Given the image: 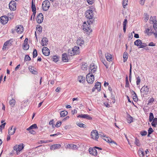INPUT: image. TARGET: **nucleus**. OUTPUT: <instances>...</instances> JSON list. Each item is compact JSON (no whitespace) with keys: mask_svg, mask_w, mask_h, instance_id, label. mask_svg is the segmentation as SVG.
Listing matches in <instances>:
<instances>
[{"mask_svg":"<svg viewBox=\"0 0 157 157\" xmlns=\"http://www.w3.org/2000/svg\"><path fill=\"white\" fill-rule=\"evenodd\" d=\"M50 2L46 0L44 1L42 4V8L44 11H46L48 10L50 7Z\"/></svg>","mask_w":157,"mask_h":157,"instance_id":"f257e3e1","label":"nucleus"},{"mask_svg":"<svg viewBox=\"0 0 157 157\" xmlns=\"http://www.w3.org/2000/svg\"><path fill=\"white\" fill-rule=\"evenodd\" d=\"M89 73L86 75V79L87 82L89 83L92 84L94 80V75Z\"/></svg>","mask_w":157,"mask_h":157,"instance_id":"f03ea898","label":"nucleus"},{"mask_svg":"<svg viewBox=\"0 0 157 157\" xmlns=\"http://www.w3.org/2000/svg\"><path fill=\"white\" fill-rule=\"evenodd\" d=\"M13 40H9L6 41L4 44L2 50L3 51H5L7 48H8L9 47L11 46L12 45Z\"/></svg>","mask_w":157,"mask_h":157,"instance_id":"7ed1b4c3","label":"nucleus"},{"mask_svg":"<svg viewBox=\"0 0 157 157\" xmlns=\"http://www.w3.org/2000/svg\"><path fill=\"white\" fill-rule=\"evenodd\" d=\"M90 23H92L91 21H90L88 24H86L85 22H84L83 25V29L84 31L86 32H89V31L90 32L92 31V30L90 28Z\"/></svg>","mask_w":157,"mask_h":157,"instance_id":"20e7f679","label":"nucleus"},{"mask_svg":"<svg viewBox=\"0 0 157 157\" xmlns=\"http://www.w3.org/2000/svg\"><path fill=\"white\" fill-rule=\"evenodd\" d=\"M149 90V88L148 86H144L142 87L140 91L141 94L144 96V95H147L148 94Z\"/></svg>","mask_w":157,"mask_h":157,"instance_id":"39448f33","label":"nucleus"},{"mask_svg":"<svg viewBox=\"0 0 157 157\" xmlns=\"http://www.w3.org/2000/svg\"><path fill=\"white\" fill-rule=\"evenodd\" d=\"M98 135L99 134L98 133V132L96 130H93L91 132V138L96 140H98Z\"/></svg>","mask_w":157,"mask_h":157,"instance_id":"423d86ee","label":"nucleus"},{"mask_svg":"<svg viewBox=\"0 0 157 157\" xmlns=\"http://www.w3.org/2000/svg\"><path fill=\"white\" fill-rule=\"evenodd\" d=\"M24 148L23 144H20L19 145H16L13 147L14 150L16 151L18 154V153L20 151Z\"/></svg>","mask_w":157,"mask_h":157,"instance_id":"0eeeda50","label":"nucleus"},{"mask_svg":"<svg viewBox=\"0 0 157 157\" xmlns=\"http://www.w3.org/2000/svg\"><path fill=\"white\" fill-rule=\"evenodd\" d=\"M86 17L89 19H92L93 17V12L92 10L86 11L85 13Z\"/></svg>","mask_w":157,"mask_h":157,"instance_id":"6e6552de","label":"nucleus"},{"mask_svg":"<svg viewBox=\"0 0 157 157\" xmlns=\"http://www.w3.org/2000/svg\"><path fill=\"white\" fill-rule=\"evenodd\" d=\"M16 4L14 1H11L9 4V7L10 10L14 11L16 10Z\"/></svg>","mask_w":157,"mask_h":157,"instance_id":"1a4fd4ad","label":"nucleus"},{"mask_svg":"<svg viewBox=\"0 0 157 157\" xmlns=\"http://www.w3.org/2000/svg\"><path fill=\"white\" fill-rule=\"evenodd\" d=\"M44 17L42 13H40L38 14L36 18V21L37 22L40 24L41 23L43 20Z\"/></svg>","mask_w":157,"mask_h":157,"instance_id":"9d476101","label":"nucleus"},{"mask_svg":"<svg viewBox=\"0 0 157 157\" xmlns=\"http://www.w3.org/2000/svg\"><path fill=\"white\" fill-rule=\"evenodd\" d=\"M97 67L95 66L94 63H92L90 65L89 69V73H94L96 71Z\"/></svg>","mask_w":157,"mask_h":157,"instance_id":"9b49d317","label":"nucleus"},{"mask_svg":"<svg viewBox=\"0 0 157 157\" xmlns=\"http://www.w3.org/2000/svg\"><path fill=\"white\" fill-rule=\"evenodd\" d=\"M0 21L3 24H6L8 21V18L6 16H2L0 18Z\"/></svg>","mask_w":157,"mask_h":157,"instance_id":"f8f14e48","label":"nucleus"},{"mask_svg":"<svg viewBox=\"0 0 157 157\" xmlns=\"http://www.w3.org/2000/svg\"><path fill=\"white\" fill-rule=\"evenodd\" d=\"M16 30L18 34H21L23 32L24 28L21 25H19L16 27Z\"/></svg>","mask_w":157,"mask_h":157,"instance_id":"ddd939ff","label":"nucleus"},{"mask_svg":"<svg viewBox=\"0 0 157 157\" xmlns=\"http://www.w3.org/2000/svg\"><path fill=\"white\" fill-rule=\"evenodd\" d=\"M42 52L44 55L47 56H49L50 53L49 49L46 47H43Z\"/></svg>","mask_w":157,"mask_h":157,"instance_id":"4468645a","label":"nucleus"},{"mask_svg":"<svg viewBox=\"0 0 157 157\" xmlns=\"http://www.w3.org/2000/svg\"><path fill=\"white\" fill-rule=\"evenodd\" d=\"M89 152L92 155L96 156L97 155V151L95 147L90 148L89 149Z\"/></svg>","mask_w":157,"mask_h":157,"instance_id":"2eb2a0df","label":"nucleus"},{"mask_svg":"<svg viewBox=\"0 0 157 157\" xmlns=\"http://www.w3.org/2000/svg\"><path fill=\"white\" fill-rule=\"evenodd\" d=\"M78 117H81L83 118L89 120H91L92 119V118L90 116L87 114H81L78 115Z\"/></svg>","mask_w":157,"mask_h":157,"instance_id":"dca6fc26","label":"nucleus"},{"mask_svg":"<svg viewBox=\"0 0 157 157\" xmlns=\"http://www.w3.org/2000/svg\"><path fill=\"white\" fill-rule=\"evenodd\" d=\"M48 42V39L45 37H44L41 40V44L42 46H47Z\"/></svg>","mask_w":157,"mask_h":157,"instance_id":"f3484780","label":"nucleus"},{"mask_svg":"<svg viewBox=\"0 0 157 157\" xmlns=\"http://www.w3.org/2000/svg\"><path fill=\"white\" fill-rule=\"evenodd\" d=\"M67 55V54L66 53L62 54V60L63 62H67L68 61V59Z\"/></svg>","mask_w":157,"mask_h":157,"instance_id":"a211bd4d","label":"nucleus"},{"mask_svg":"<svg viewBox=\"0 0 157 157\" xmlns=\"http://www.w3.org/2000/svg\"><path fill=\"white\" fill-rule=\"evenodd\" d=\"M104 140L108 143H110L112 144H113L117 145V144L116 142L112 140L110 138L106 137H105V138L104 139Z\"/></svg>","mask_w":157,"mask_h":157,"instance_id":"6ab92c4d","label":"nucleus"},{"mask_svg":"<svg viewBox=\"0 0 157 157\" xmlns=\"http://www.w3.org/2000/svg\"><path fill=\"white\" fill-rule=\"evenodd\" d=\"M77 44L79 46L82 45L84 43V41L82 37H79L76 41Z\"/></svg>","mask_w":157,"mask_h":157,"instance_id":"aec40b11","label":"nucleus"},{"mask_svg":"<svg viewBox=\"0 0 157 157\" xmlns=\"http://www.w3.org/2000/svg\"><path fill=\"white\" fill-rule=\"evenodd\" d=\"M13 126L11 128H10L8 134L10 135H13L15 132L16 130V128H14L13 129H12Z\"/></svg>","mask_w":157,"mask_h":157,"instance_id":"412c9836","label":"nucleus"},{"mask_svg":"<svg viewBox=\"0 0 157 157\" xmlns=\"http://www.w3.org/2000/svg\"><path fill=\"white\" fill-rule=\"evenodd\" d=\"M105 57L106 59L109 61H112V55L110 54L107 53L105 54Z\"/></svg>","mask_w":157,"mask_h":157,"instance_id":"4be33fe9","label":"nucleus"},{"mask_svg":"<svg viewBox=\"0 0 157 157\" xmlns=\"http://www.w3.org/2000/svg\"><path fill=\"white\" fill-rule=\"evenodd\" d=\"M61 147V145L59 144H55L52 145L50 147L51 150H55L56 149L59 148Z\"/></svg>","mask_w":157,"mask_h":157,"instance_id":"5701e85b","label":"nucleus"},{"mask_svg":"<svg viewBox=\"0 0 157 157\" xmlns=\"http://www.w3.org/2000/svg\"><path fill=\"white\" fill-rule=\"evenodd\" d=\"M88 67V64L87 63L83 62L82 63V65L81 66V69L83 71H86Z\"/></svg>","mask_w":157,"mask_h":157,"instance_id":"b1692460","label":"nucleus"},{"mask_svg":"<svg viewBox=\"0 0 157 157\" xmlns=\"http://www.w3.org/2000/svg\"><path fill=\"white\" fill-rule=\"evenodd\" d=\"M78 80L80 82L83 83L85 81V77L80 75L78 76Z\"/></svg>","mask_w":157,"mask_h":157,"instance_id":"393cba45","label":"nucleus"},{"mask_svg":"<svg viewBox=\"0 0 157 157\" xmlns=\"http://www.w3.org/2000/svg\"><path fill=\"white\" fill-rule=\"evenodd\" d=\"M72 49L74 50L73 51L74 52V53H75V55L79 54V47H78L76 46H75Z\"/></svg>","mask_w":157,"mask_h":157,"instance_id":"a878e982","label":"nucleus"},{"mask_svg":"<svg viewBox=\"0 0 157 157\" xmlns=\"http://www.w3.org/2000/svg\"><path fill=\"white\" fill-rule=\"evenodd\" d=\"M29 45L28 44V42H24L23 45V48L24 50H27L29 49Z\"/></svg>","mask_w":157,"mask_h":157,"instance_id":"bb28decb","label":"nucleus"},{"mask_svg":"<svg viewBox=\"0 0 157 157\" xmlns=\"http://www.w3.org/2000/svg\"><path fill=\"white\" fill-rule=\"evenodd\" d=\"M138 153L140 157H143L144 155L143 150L142 148L139 149L138 151Z\"/></svg>","mask_w":157,"mask_h":157,"instance_id":"cd10ccee","label":"nucleus"},{"mask_svg":"<svg viewBox=\"0 0 157 157\" xmlns=\"http://www.w3.org/2000/svg\"><path fill=\"white\" fill-rule=\"evenodd\" d=\"M141 40L140 39H137L134 42V44L135 45L137 46L140 47V45L141 44Z\"/></svg>","mask_w":157,"mask_h":157,"instance_id":"c85d7f7f","label":"nucleus"},{"mask_svg":"<svg viewBox=\"0 0 157 157\" xmlns=\"http://www.w3.org/2000/svg\"><path fill=\"white\" fill-rule=\"evenodd\" d=\"M94 86L97 88L98 91H99L101 90V83L100 82H96Z\"/></svg>","mask_w":157,"mask_h":157,"instance_id":"c756f323","label":"nucleus"},{"mask_svg":"<svg viewBox=\"0 0 157 157\" xmlns=\"http://www.w3.org/2000/svg\"><path fill=\"white\" fill-rule=\"evenodd\" d=\"M123 58H124V62H126L128 58V53L126 52H125L123 54Z\"/></svg>","mask_w":157,"mask_h":157,"instance_id":"7c9ffc66","label":"nucleus"},{"mask_svg":"<svg viewBox=\"0 0 157 157\" xmlns=\"http://www.w3.org/2000/svg\"><path fill=\"white\" fill-rule=\"evenodd\" d=\"M153 29L148 28L147 29L145 30V33L148 34H150L151 33H153Z\"/></svg>","mask_w":157,"mask_h":157,"instance_id":"2f4dec72","label":"nucleus"},{"mask_svg":"<svg viewBox=\"0 0 157 157\" xmlns=\"http://www.w3.org/2000/svg\"><path fill=\"white\" fill-rule=\"evenodd\" d=\"M76 124L79 127L82 128H85L86 127V126L85 124H83L82 123H77Z\"/></svg>","mask_w":157,"mask_h":157,"instance_id":"473e14b6","label":"nucleus"},{"mask_svg":"<svg viewBox=\"0 0 157 157\" xmlns=\"http://www.w3.org/2000/svg\"><path fill=\"white\" fill-rule=\"evenodd\" d=\"M68 112L67 111H63L61 112L60 113V117H64L67 115Z\"/></svg>","mask_w":157,"mask_h":157,"instance_id":"72a5a7b5","label":"nucleus"},{"mask_svg":"<svg viewBox=\"0 0 157 157\" xmlns=\"http://www.w3.org/2000/svg\"><path fill=\"white\" fill-rule=\"evenodd\" d=\"M101 61L102 62V63H103V64L106 67V68H109V66L107 64L106 62L105 61V60L104 59L101 58Z\"/></svg>","mask_w":157,"mask_h":157,"instance_id":"f704fd0d","label":"nucleus"},{"mask_svg":"<svg viewBox=\"0 0 157 157\" xmlns=\"http://www.w3.org/2000/svg\"><path fill=\"white\" fill-rule=\"evenodd\" d=\"M31 9L32 11H36V9L35 4L33 3V0H32V1Z\"/></svg>","mask_w":157,"mask_h":157,"instance_id":"c9c22d12","label":"nucleus"},{"mask_svg":"<svg viewBox=\"0 0 157 157\" xmlns=\"http://www.w3.org/2000/svg\"><path fill=\"white\" fill-rule=\"evenodd\" d=\"M52 59V60L56 63L59 61V57L57 56H54Z\"/></svg>","mask_w":157,"mask_h":157,"instance_id":"e433bc0d","label":"nucleus"},{"mask_svg":"<svg viewBox=\"0 0 157 157\" xmlns=\"http://www.w3.org/2000/svg\"><path fill=\"white\" fill-rule=\"evenodd\" d=\"M154 117L153 113H150L149 114V121L151 122L153 120Z\"/></svg>","mask_w":157,"mask_h":157,"instance_id":"4c0bfd02","label":"nucleus"},{"mask_svg":"<svg viewBox=\"0 0 157 157\" xmlns=\"http://www.w3.org/2000/svg\"><path fill=\"white\" fill-rule=\"evenodd\" d=\"M150 21L151 22H152V23H154L155 22H156L155 17H151L150 19Z\"/></svg>","mask_w":157,"mask_h":157,"instance_id":"58836bf2","label":"nucleus"},{"mask_svg":"<svg viewBox=\"0 0 157 157\" xmlns=\"http://www.w3.org/2000/svg\"><path fill=\"white\" fill-rule=\"evenodd\" d=\"M133 119L132 117L129 115L128 117V122L129 123H131L132 122H133Z\"/></svg>","mask_w":157,"mask_h":157,"instance_id":"ea45409f","label":"nucleus"},{"mask_svg":"<svg viewBox=\"0 0 157 157\" xmlns=\"http://www.w3.org/2000/svg\"><path fill=\"white\" fill-rule=\"evenodd\" d=\"M73 51L74 50H73V49L72 50H69L68 54L69 56H72L75 55V54L74 53V52Z\"/></svg>","mask_w":157,"mask_h":157,"instance_id":"a19ab883","label":"nucleus"},{"mask_svg":"<svg viewBox=\"0 0 157 157\" xmlns=\"http://www.w3.org/2000/svg\"><path fill=\"white\" fill-rule=\"evenodd\" d=\"M37 55V50L36 49H34L33 52V58L36 57Z\"/></svg>","mask_w":157,"mask_h":157,"instance_id":"79ce46f5","label":"nucleus"},{"mask_svg":"<svg viewBox=\"0 0 157 157\" xmlns=\"http://www.w3.org/2000/svg\"><path fill=\"white\" fill-rule=\"evenodd\" d=\"M69 147L70 148L75 149L77 148V146L73 144H70L69 145Z\"/></svg>","mask_w":157,"mask_h":157,"instance_id":"37998d69","label":"nucleus"},{"mask_svg":"<svg viewBox=\"0 0 157 157\" xmlns=\"http://www.w3.org/2000/svg\"><path fill=\"white\" fill-rule=\"evenodd\" d=\"M135 144L138 146H140V144L139 142V140L136 138H135Z\"/></svg>","mask_w":157,"mask_h":157,"instance_id":"c03bdc74","label":"nucleus"},{"mask_svg":"<svg viewBox=\"0 0 157 157\" xmlns=\"http://www.w3.org/2000/svg\"><path fill=\"white\" fill-rule=\"evenodd\" d=\"M133 99L134 101H137L138 100L137 97L136 95V94L135 92H134V94H133Z\"/></svg>","mask_w":157,"mask_h":157,"instance_id":"a18cd8bd","label":"nucleus"},{"mask_svg":"<svg viewBox=\"0 0 157 157\" xmlns=\"http://www.w3.org/2000/svg\"><path fill=\"white\" fill-rule=\"evenodd\" d=\"M147 46V44L145 43H142L141 42V44L140 45V47H139V48H144L145 47H146Z\"/></svg>","mask_w":157,"mask_h":157,"instance_id":"49530a36","label":"nucleus"},{"mask_svg":"<svg viewBox=\"0 0 157 157\" xmlns=\"http://www.w3.org/2000/svg\"><path fill=\"white\" fill-rule=\"evenodd\" d=\"M153 29H154L155 31H157V23L156 22L153 23Z\"/></svg>","mask_w":157,"mask_h":157,"instance_id":"de8ad7c7","label":"nucleus"},{"mask_svg":"<svg viewBox=\"0 0 157 157\" xmlns=\"http://www.w3.org/2000/svg\"><path fill=\"white\" fill-rule=\"evenodd\" d=\"M128 1V0H123V6L125 8V6L127 5Z\"/></svg>","mask_w":157,"mask_h":157,"instance_id":"09e8293b","label":"nucleus"},{"mask_svg":"<svg viewBox=\"0 0 157 157\" xmlns=\"http://www.w3.org/2000/svg\"><path fill=\"white\" fill-rule=\"evenodd\" d=\"M145 18L144 20L145 21L147 22L149 19V16L147 13H144Z\"/></svg>","mask_w":157,"mask_h":157,"instance_id":"8fccbe9b","label":"nucleus"},{"mask_svg":"<svg viewBox=\"0 0 157 157\" xmlns=\"http://www.w3.org/2000/svg\"><path fill=\"white\" fill-rule=\"evenodd\" d=\"M31 60V58L28 55H26L25 57V61H27Z\"/></svg>","mask_w":157,"mask_h":157,"instance_id":"3c124183","label":"nucleus"},{"mask_svg":"<svg viewBox=\"0 0 157 157\" xmlns=\"http://www.w3.org/2000/svg\"><path fill=\"white\" fill-rule=\"evenodd\" d=\"M15 101L14 99H12V100H10L9 102L10 105H15Z\"/></svg>","mask_w":157,"mask_h":157,"instance_id":"603ef678","label":"nucleus"},{"mask_svg":"<svg viewBox=\"0 0 157 157\" xmlns=\"http://www.w3.org/2000/svg\"><path fill=\"white\" fill-rule=\"evenodd\" d=\"M29 70L33 74H34L36 72V71L34 69V67H29Z\"/></svg>","mask_w":157,"mask_h":157,"instance_id":"864d4df0","label":"nucleus"},{"mask_svg":"<svg viewBox=\"0 0 157 157\" xmlns=\"http://www.w3.org/2000/svg\"><path fill=\"white\" fill-rule=\"evenodd\" d=\"M136 83L137 85H138L140 84V78L139 76H138L136 77Z\"/></svg>","mask_w":157,"mask_h":157,"instance_id":"5fc2aeb1","label":"nucleus"},{"mask_svg":"<svg viewBox=\"0 0 157 157\" xmlns=\"http://www.w3.org/2000/svg\"><path fill=\"white\" fill-rule=\"evenodd\" d=\"M36 30L38 31L40 33L42 32V29L41 26H39L36 27Z\"/></svg>","mask_w":157,"mask_h":157,"instance_id":"6e6d98bb","label":"nucleus"},{"mask_svg":"<svg viewBox=\"0 0 157 157\" xmlns=\"http://www.w3.org/2000/svg\"><path fill=\"white\" fill-rule=\"evenodd\" d=\"M30 128H31L33 129L37 128V125L35 124L30 126Z\"/></svg>","mask_w":157,"mask_h":157,"instance_id":"4d7b16f0","label":"nucleus"},{"mask_svg":"<svg viewBox=\"0 0 157 157\" xmlns=\"http://www.w3.org/2000/svg\"><path fill=\"white\" fill-rule=\"evenodd\" d=\"M6 124V123H4L2 124L1 125H0V131H1L2 129L4 128Z\"/></svg>","mask_w":157,"mask_h":157,"instance_id":"13d9d810","label":"nucleus"},{"mask_svg":"<svg viewBox=\"0 0 157 157\" xmlns=\"http://www.w3.org/2000/svg\"><path fill=\"white\" fill-rule=\"evenodd\" d=\"M62 124V122L60 121H58L56 124V126L57 128L59 127Z\"/></svg>","mask_w":157,"mask_h":157,"instance_id":"bf43d9fd","label":"nucleus"},{"mask_svg":"<svg viewBox=\"0 0 157 157\" xmlns=\"http://www.w3.org/2000/svg\"><path fill=\"white\" fill-rule=\"evenodd\" d=\"M148 131V133H149V134H151L154 131L153 130L151 127L149 128Z\"/></svg>","mask_w":157,"mask_h":157,"instance_id":"052dcab7","label":"nucleus"},{"mask_svg":"<svg viewBox=\"0 0 157 157\" xmlns=\"http://www.w3.org/2000/svg\"><path fill=\"white\" fill-rule=\"evenodd\" d=\"M54 120L53 119L51 120V121H50L49 122V124L50 125H52V127L54 128V123L53 122Z\"/></svg>","mask_w":157,"mask_h":157,"instance_id":"680f3d73","label":"nucleus"},{"mask_svg":"<svg viewBox=\"0 0 157 157\" xmlns=\"http://www.w3.org/2000/svg\"><path fill=\"white\" fill-rule=\"evenodd\" d=\"M127 20L126 19H124V21L123 22V27H126L127 23Z\"/></svg>","mask_w":157,"mask_h":157,"instance_id":"e2e57ef3","label":"nucleus"},{"mask_svg":"<svg viewBox=\"0 0 157 157\" xmlns=\"http://www.w3.org/2000/svg\"><path fill=\"white\" fill-rule=\"evenodd\" d=\"M140 133L142 136H146L147 134V132L146 131L141 132Z\"/></svg>","mask_w":157,"mask_h":157,"instance_id":"0e129e2a","label":"nucleus"},{"mask_svg":"<svg viewBox=\"0 0 157 157\" xmlns=\"http://www.w3.org/2000/svg\"><path fill=\"white\" fill-rule=\"evenodd\" d=\"M146 0H140V3L141 5H143Z\"/></svg>","mask_w":157,"mask_h":157,"instance_id":"69168bd1","label":"nucleus"},{"mask_svg":"<svg viewBox=\"0 0 157 157\" xmlns=\"http://www.w3.org/2000/svg\"><path fill=\"white\" fill-rule=\"evenodd\" d=\"M87 2L89 4L91 5L93 2V0H87Z\"/></svg>","mask_w":157,"mask_h":157,"instance_id":"338daca9","label":"nucleus"},{"mask_svg":"<svg viewBox=\"0 0 157 157\" xmlns=\"http://www.w3.org/2000/svg\"><path fill=\"white\" fill-rule=\"evenodd\" d=\"M100 136L101 137H105V135L104 136V134L102 133H100L99 132V135H98V136Z\"/></svg>","mask_w":157,"mask_h":157,"instance_id":"774afa93","label":"nucleus"}]
</instances>
